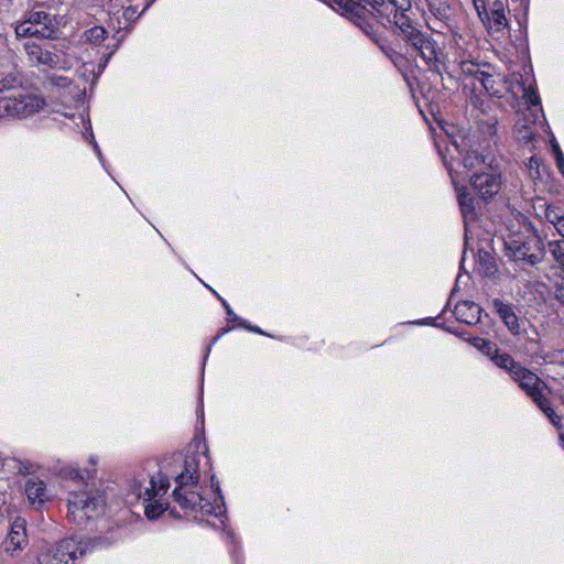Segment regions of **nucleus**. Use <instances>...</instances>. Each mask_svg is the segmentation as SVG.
<instances>
[{"instance_id":"c85d7f7f","label":"nucleus","mask_w":564,"mask_h":564,"mask_svg":"<svg viewBox=\"0 0 564 564\" xmlns=\"http://www.w3.org/2000/svg\"><path fill=\"white\" fill-rule=\"evenodd\" d=\"M492 306L501 319H507L514 311L510 304L503 303L499 299L492 300Z\"/></svg>"},{"instance_id":"f704fd0d","label":"nucleus","mask_w":564,"mask_h":564,"mask_svg":"<svg viewBox=\"0 0 564 564\" xmlns=\"http://www.w3.org/2000/svg\"><path fill=\"white\" fill-rule=\"evenodd\" d=\"M240 326L253 332V333H258V334H263V332L257 327V326H251L249 325L246 321H240Z\"/></svg>"},{"instance_id":"b1692460","label":"nucleus","mask_w":564,"mask_h":564,"mask_svg":"<svg viewBox=\"0 0 564 564\" xmlns=\"http://www.w3.org/2000/svg\"><path fill=\"white\" fill-rule=\"evenodd\" d=\"M469 343L471 346H474L476 349H478L482 355L487 356L489 359L492 357V355L498 349V346L486 338L480 337H473L469 339Z\"/></svg>"},{"instance_id":"c9c22d12","label":"nucleus","mask_w":564,"mask_h":564,"mask_svg":"<svg viewBox=\"0 0 564 564\" xmlns=\"http://www.w3.org/2000/svg\"><path fill=\"white\" fill-rule=\"evenodd\" d=\"M93 145H94V149L96 151V154H97L99 161L104 164V158H102V154H101V151H100L98 144L94 141Z\"/></svg>"},{"instance_id":"39448f33","label":"nucleus","mask_w":564,"mask_h":564,"mask_svg":"<svg viewBox=\"0 0 564 564\" xmlns=\"http://www.w3.org/2000/svg\"><path fill=\"white\" fill-rule=\"evenodd\" d=\"M371 9V15L376 19L387 18L401 31L403 39L408 40L417 30L411 24L406 11L411 8L410 0H362Z\"/></svg>"},{"instance_id":"20e7f679","label":"nucleus","mask_w":564,"mask_h":564,"mask_svg":"<svg viewBox=\"0 0 564 564\" xmlns=\"http://www.w3.org/2000/svg\"><path fill=\"white\" fill-rule=\"evenodd\" d=\"M106 507L104 495L96 489L73 490L67 499V517L69 521L83 527L99 517Z\"/></svg>"},{"instance_id":"2eb2a0df","label":"nucleus","mask_w":564,"mask_h":564,"mask_svg":"<svg viewBox=\"0 0 564 564\" xmlns=\"http://www.w3.org/2000/svg\"><path fill=\"white\" fill-rule=\"evenodd\" d=\"M25 495L29 503L34 509H40L45 502L51 499V494L46 488L43 480L36 477H31L24 485Z\"/></svg>"},{"instance_id":"e433bc0d","label":"nucleus","mask_w":564,"mask_h":564,"mask_svg":"<svg viewBox=\"0 0 564 564\" xmlns=\"http://www.w3.org/2000/svg\"><path fill=\"white\" fill-rule=\"evenodd\" d=\"M459 278H460V275L457 278V280H456V284H455L454 289L452 290V293H451V297H449V300H448V303L452 301V299L454 297L455 292L457 291V286H458V283H459Z\"/></svg>"},{"instance_id":"f8f14e48","label":"nucleus","mask_w":564,"mask_h":564,"mask_svg":"<svg viewBox=\"0 0 564 564\" xmlns=\"http://www.w3.org/2000/svg\"><path fill=\"white\" fill-rule=\"evenodd\" d=\"M470 183L473 188L484 200H487L496 195L501 186L500 176L495 172H475L473 175H470Z\"/></svg>"},{"instance_id":"393cba45","label":"nucleus","mask_w":564,"mask_h":564,"mask_svg":"<svg viewBox=\"0 0 564 564\" xmlns=\"http://www.w3.org/2000/svg\"><path fill=\"white\" fill-rule=\"evenodd\" d=\"M106 30L102 26H93L83 34V40L91 44H100L106 39Z\"/></svg>"},{"instance_id":"4be33fe9","label":"nucleus","mask_w":564,"mask_h":564,"mask_svg":"<svg viewBox=\"0 0 564 564\" xmlns=\"http://www.w3.org/2000/svg\"><path fill=\"white\" fill-rule=\"evenodd\" d=\"M545 218L553 225L558 235L564 238V213L557 207L547 206Z\"/></svg>"},{"instance_id":"ea45409f","label":"nucleus","mask_w":564,"mask_h":564,"mask_svg":"<svg viewBox=\"0 0 564 564\" xmlns=\"http://www.w3.org/2000/svg\"><path fill=\"white\" fill-rule=\"evenodd\" d=\"M523 138H525L528 140H531V134L530 135H523Z\"/></svg>"},{"instance_id":"72a5a7b5","label":"nucleus","mask_w":564,"mask_h":564,"mask_svg":"<svg viewBox=\"0 0 564 564\" xmlns=\"http://www.w3.org/2000/svg\"><path fill=\"white\" fill-rule=\"evenodd\" d=\"M209 289L220 300L224 308L226 310L227 315L229 316V321L238 322L240 324V321H242V319L238 315H236V313L231 310L228 302L226 300H224L219 294H217L215 290H213L212 288H209Z\"/></svg>"},{"instance_id":"dca6fc26","label":"nucleus","mask_w":564,"mask_h":564,"mask_svg":"<svg viewBox=\"0 0 564 564\" xmlns=\"http://www.w3.org/2000/svg\"><path fill=\"white\" fill-rule=\"evenodd\" d=\"M453 313L456 319L468 325H475L480 321L481 307L475 302L462 301L456 303Z\"/></svg>"},{"instance_id":"7ed1b4c3","label":"nucleus","mask_w":564,"mask_h":564,"mask_svg":"<svg viewBox=\"0 0 564 564\" xmlns=\"http://www.w3.org/2000/svg\"><path fill=\"white\" fill-rule=\"evenodd\" d=\"M101 538L75 540L64 539L56 544L48 545L42 550L39 555V564H69L73 563L78 555L83 556L86 553L101 546L108 545Z\"/></svg>"},{"instance_id":"58836bf2","label":"nucleus","mask_w":564,"mask_h":564,"mask_svg":"<svg viewBox=\"0 0 564 564\" xmlns=\"http://www.w3.org/2000/svg\"><path fill=\"white\" fill-rule=\"evenodd\" d=\"M560 399H561L562 403L564 404V393L561 394Z\"/></svg>"},{"instance_id":"a19ab883","label":"nucleus","mask_w":564,"mask_h":564,"mask_svg":"<svg viewBox=\"0 0 564 564\" xmlns=\"http://www.w3.org/2000/svg\"><path fill=\"white\" fill-rule=\"evenodd\" d=\"M209 351H210V347H208V348H207L206 355H208V354H209ZM206 357H207V356H205V358H206Z\"/></svg>"},{"instance_id":"6e6552de","label":"nucleus","mask_w":564,"mask_h":564,"mask_svg":"<svg viewBox=\"0 0 564 564\" xmlns=\"http://www.w3.org/2000/svg\"><path fill=\"white\" fill-rule=\"evenodd\" d=\"M505 245L509 258L514 261H524L529 264L539 263L545 253L544 242L538 235L525 239L510 238Z\"/></svg>"},{"instance_id":"ddd939ff","label":"nucleus","mask_w":564,"mask_h":564,"mask_svg":"<svg viewBox=\"0 0 564 564\" xmlns=\"http://www.w3.org/2000/svg\"><path fill=\"white\" fill-rule=\"evenodd\" d=\"M448 173L452 178V183L457 194V200L463 215L464 221L467 225L468 221H474L477 218L475 199L471 197L465 187L458 186V171H455L453 166L448 169Z\"/></svg>"},{"instance_id":"c756f323","label":"nucleus","mask_w":564,"mask_h":564,"mask_svg":"<svg viewBox=\"0 0 564 564\" xmlns=\"http://www.w3.org/2000/svg\"><path fill=\"white\" fill-rule=\"evenodd\" d=\"M149 7H150V3H148L141 12H139L137 7L129 6L123 9L122 18L124 19L126 22H134L135 20L139 19V17L142 14V12L145 11Z\"/></svg>"},{"instance_id":"4468645a","label":"nucleus","mask_w":564,"mask_h":564,"mask_svg":"<svg viewBox=\"0 0 564 564\" xmlns=\"http://www.w3.org/2000/svg\"><path fill=\"white\" fill-rule=\"evenodd\" d=\"M28 545L26 522L18 518L12 524L7 539L3 541V549L10 555L22 551Z\"/></svg>"},{"instance_id":"7c9ffc66","label":"nucleus","mask_w":564,"mask_h":564,"mask_svg":"<svg viewBox=\"0 0 564 564\" xmlns=\"http://www.w3.org/2000/svg\"><path fill=\"white\" fill-rule=\"evenodd\" d=\"M508 329L513 334L518 335L521 333V324L516 313L509 315L507 319H502Z\"/></svg>"},{"instance_id":"aec40b11","label":"nucleus","mask_w":564,"mask_h":564,"mask_svg":"<svg viewBox=\"0 0 564 564\" xmlns=\"http://www.w3.org/2000/svg\"><path fill=\"white\" fill-rule=\"evenodd\" d=\"M490 360L494 361L497 367L508 371L511 378L514 376L516 371H519V369L523 367L521 364L516 361L511 355L507 352L500 354L499 349L496 350Z\"/></svg>"},{"instance_id":"1a4fd4ad","label":"nucleus","mask_w":564,"mask_h":564,"mask_svg":"<svg viewBox=\"0 0 564 564\" xmlns=\"http://www.w3.org/2000/svg\"><path fill=\"white\" fill-rule=\"evenodd\" d=\"M406 41L421 55L423 61L430 66L431 69L441 73L442 52L435 40H433L427 34L416 31Z\"/></svg>"},{"instance_id":"bb28decb","label":"nucleus","mask_w":564,"mask_h":564,"mask_svg":"<svg viewBox=\"0 0 564 564\" xmlns=\"http://www.w3.org/2000/svg\"><path fill=\"white\" fill-rule=\"evenodd\" d=\"M490 28L495 31H500L507 25V18L502 9L492 10L488 18Z\"/></svg>"},{"instance_id":"423d86ee","label":"nucleus","mask_w":564,"mask_h":564,"mask_svg":"<svg viewBox=\"0 0 564 564\" xmlns=\"http://www.w3.org/2000/svg\"><path fill=\"white\" fill-rule=\"evenodd\" d=\"M31 66L41 69L67 68L68 63L62 57L63 51L57 45L40 44L32 39L23 43Z\"/></svg>"},{"instance_id":"a878e982","label":"nucleus","mask_w":564,"mask_h":564,"mask_svg":"<svg viewBox=\"0 0 564 564\" xmlns=\"http://www.w3.org/2000/svg\"><path fill=\"white\" fill-rule=\"evenodd\" d=\"M22 77L19 73L11 72L0 78V91L10 90L21 86Z\"/></svg>"},{"instance_id":"4c0bfd02","label":"nucleus","mask_w":564,"mask_h":564,"mask_svg":"<svg viewBox=\"0 0 564 564\" xmlns=\"http://www.w3.org/2000/svg\"><path fill=\"white\" fill-rule=\"evenodd\" d=\"M556 299H558L564 304V291L563 290H558L556 292Z\"/></svg>"},{"instance_id":"f03ea898","label":"nucleus","mask_w":564,"mask_h":564,"mask_svg":"<svg viewBox=\"0 0 564 564\" xmlns=\"http://www.w3.org/2000/svg\"><path fill=\"white\" fill-rule=\"evenodd\" d=\"M512 380L543 412L553 426L561 431L563 429V417L551 406L547 384L536 373L525 367L516 371Z\"/></svg>"},{"instance_id":"0eeeda50","label":"nucleus","mask_w":564,"mask_h":564,"mask_svg":"<svg viewBox=\"0 0 564 564\" xmlns=\"http://www.w3.org/2000/svg\"><path fill=\"white\" fill-rule=\"evenodd\" d=\"M45 106L44 98L35 94L0 97V118H28L42 111Z\"/></svg>"},{"instance_id":"a211bd4d","label":"nucleus","mask_w":564,"mask_h":564,"mask_svg":"<svg viewBox=\"0 0 564 564\" xmlns=\"http://www.w3.org/2000/svg\"><path fill=\"white\" fill-rule=\"evenodd\" d=\"M354 23L376 44L382 47V39L378 32V26L367 17L366 9L359 13Z\"/></svg>"},{"instance_id":"412c9836","label":"nucleus","mask_w":564,"mask_h":564,"mask_svg":"<svg viewBox=\"0 0 564 564\" xmlns=\"http://www.w3.org/2000/svg\"><path fill=\"white\" fill-rule=\"evenodd\" d=\"M31 24L39 25L40 28H50L53 30V39L56 36L57 28L55 18L44 11H34L29 14L26 20Z\"/></svg>"},{"instance_id":"f257e3e1","label":"nucleus","mask_w":564,"mask_h":564,"mask_svg":"<svg viewBox=\"0 0 564 564\" xmlns=\"http://www.w3.org/2000/svg\"><path fill=\"white\" fill-rule=\"evenodd\" d=\"M172 459L174 464L182 467L180 474L174 470L170 475L169 470H166V474L159 473L158 476H152L149 486H142L140 481H134L131 485L132 494L144 503L147 518L154 520L166 510L167 503L163 501V497L170 488L171 477H173L177 484V487L173 491L174 500L186 513H200L202 516L214 514L219 517L224 509V498L219 492H217L215 502L212 503L198 492L187 488L196 484L199 479L196 459L194 457L183 459L180 454L174 455ZM212 486L216 487V491H219V486L215 484L214 477L212 478Z\"/></svg>"},{"instance_id":"cd10ccee","label":"nucleus","mask_w":564,"mask_h":564,"mask_svg":"<svg viewBox=\"0 0 564 564\" xmlns=\"http://www.w3.org/2000/svg\"><path fill=\"white\" fill-rule=\"evenodd\" d=\"M549 251L553 256L554 260L564 267V238L561 240H553L547 243Z\"/></svg>"},{"instance_id":"6ab92c4d","label":"nucleus","mask_w":564,"mask_h":564,"mask_svg":"<svg viewBox=\"0 0 564 564\" xmlns=\"http://www.w3.org/2000/svg\"><path fill=\"white\" fill-rule=\"evenodd\" d=\"M333 1V8L338 11L341 15L348 18L350 21L354 22V20L359 15V13L366 9V7H369L368 4H365L362 0V7H360L358 3L354 2L352 0H332Z\"/></svg>"},{"instance_id":"9b49d317","label":"nucleus","mask_w":564,"mask_h":564,"mask_svg":"<svg viewBox=\"0 0 564 564\" xmlns=\"http://www.w3.org/2000/svg\"><path fill=\"white\" fill-rule=\"evenodd\" d=\"M479 83L490 96L497 98H501L510 91L509 80L503 74L497 72L492 65H487L486 72H482V77H479Z\"/></svg>"},{"instance_id":"2f4dec72","label":"nucleus","mask_w":564,"mask_h":564,"mask_svg":"<svg viewBox=\"0 0 564 564\" xmlns=\"http://www.w3.org/2000/svg\"><path fill=\"white\" fill-rule=\"evenodd\" d=\"M551 145H552L553 153L555 155L556 165H557L560 172L562 173V175L564 176V154H563L558 143L555 140H552Z\"/></svg>"},{"instance_id":"473e14b6","label":"nucleus","mask_w":564,"mask_h":564,"mask_svg":"<svg viewBox=\"0 0 564 564\" xmlns=\"http://www.w3.org/2000/svg\"><path fill=\"white\" fill-rule=\"evenodd\" d=\"M523 98L525 99L527 104L531 106H538L541 104V99L536 93V90L532 87H528L523 89Z\"/></svg>"},{"instance_id":"5701e85b","label":"nucleus","mask_w":564,"mask_h":564,"mask_svg":"<svg viewBox=\"0 0 564 564\" xmlns=\"http://www.w3.org/2000/svg\"><path fill=\"white\" fill-rule=\"evenodd\" d=\"M488 63L479 64L473 61H462L460 69L466 76L475 77L479 82V77H482V72H486Z\"/></svg>"},{"instance_id":"f3484780","label":"nucleus","mask_w":564,"mask_h":564,"mask_svg":"<svg viewBox=\"0 0 564 564\" xmlns=\"http://www.w3.org/2000/svg\"><path fill=\"white\" fill-rule=\"evenodd\" d=\"M15 34L18 37H40L52 40L53 39V30L50 28H40L39 25L31 24L28 21H23L15 28Z\"/></svg>"},{"instance_id":"9d476101","label":"nucleus","mask_w":564,"mask_h":564,"mask_svg":"<svg viewBox=\"0 0 564 564\" xmlns=\"http://www.w3.org/2000/svg\"><path fill=\"white\" fill-rule=\"evenodd\" d=\"M453 144L458 152V159H457L458 162L456 165H455V163H451V164L446 163V165H447V170L451 166H453L455 169V171L459 172L458 181L460 178H465V175L467 176L468 173L473 172L474 170H476V169L481 170L482 166L487 165L485 162V159L481 155H479L476 151H469V150L465 151L464 142L462 144H458L457 141H454Z\"/></svg>"}]
</instances>
